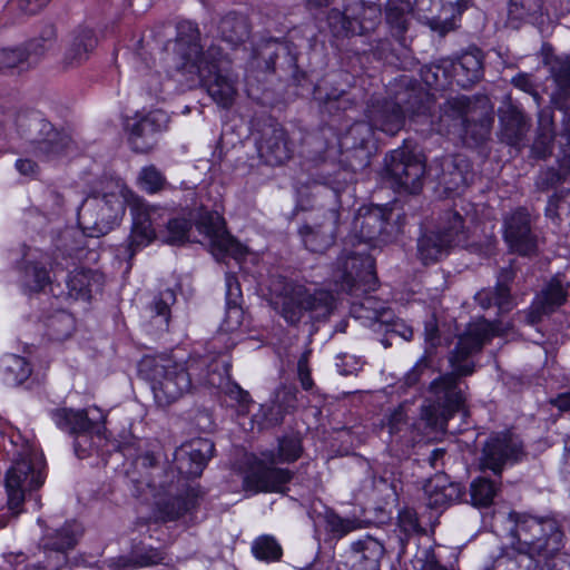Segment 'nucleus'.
Segmentation results:
<instances>
[{
  "label": "nucleus",
  "instance_id": "obj_1",
  "mask_svg": "<svg viewBox=\"0 0 570 570\" xmlns=\"http://www.w3.org/2000/svg\"><path fill=\"white\" fill-rule=\"evenodd\" d=\"M497 333L493 323L481 318L468 325L449 355L451 371L441 374L429 385V396L420 407V419L428 428L444 430L449 419L460 411L465 402L461 377L474 372L472 355L479 353Z\"/></svg>",
  "mask_w": 570,
  "mask_h": 570
},
{
  "label": "nucleus",
  "instance_id": "obj_2",
  "mask_svg": "<svg viewBox=\"0 0 570 570\" xmlns=\"http://www.w3.org/2000/svg\"><path fill=\"white\" fill-rule=\"evenodd\" d=\"M126 203L130 207L132 226L124 249L128 257L132 258L137 252L154 240V225L158 224L159 210L147 205L129 189L117 184L110 191L87 197L80 205L78 223L88 236H104L119 224L125 214Z\"/></svg>",
  "mask_w": 570,
  "mask_h": 570
},
{
  "label": "nucleus",
  "instance_id": "obj_3",
  "mask_svg": "<svg viewBox=\"0 0 570 570\" xmlns=\"http://www.w3.org/2000/svg\"><path fill=\"white\" fill-rule=\"evenodd\" d=\"M173 42L175 69L188 80L198 81L212 99L227 109L237 95V75L232 70L230 60L220 47L210 45L205 51L199 43L200 32L196 23L181 21L177 24Z\"/></svg>",
  "mask_w": 570,
  "mask_h": 570
},
{
  "label": "nucleus",
  "instance_id": "obj_4",
  "mask_svg": "<svg viewBox=\"0 0 570 570\" xmlns=\"http://www.w3.org/2000/svg\"><path fill=\"white\" fill-rule=\"evenodd\" d=\"M209 361L208 356H199L176 362L163 354L145 357L139 370L150 382L156 402L167 406L189 393L194 386H222L224 376L216 373L219 364Z\"/></svg>",
  "mask_w": 570,
  "mask_h": 570
},
{
  "label": "nucleus",
  "instance_id": "obj_5",
  "mask_svg": "<svg viewBox=\"0 0 570 570\" xmlns=\"http://www.w3.org/2000/svg\"><path fill=\"white\" fill-rule=\"evenodd\" d=\"M268 287L275 309L288 325L325 321L335 308L332 292L306 286L283 275H273Z\"/></svg>",
  "mask_w": 570,
  "mask_h": 570
},
{
  "label": "nucleus",
  "instance_id": "obj_6",
  "mask_svg": "<svg viewBox=\"0 0 570 570\" xmlns=\"http://www.w3.org/2000/svg\"><path fill=\"white\" fill-rule=\"evenodd\" d=\"M46 480L45 459L33 445L27 444L18 453L12 465L6 473V491L8 507L13 512H20L23 502L29 498L35 500L36 508L40 507L38 490Z\"/></svg>",
  "mask_w": 570,
  "mask_h": 570
},
{
  "label": "nucleus",
  "instance_id": "obj_7",
  "mask_svg": "<svg viewBox=\"0 0 570 570\" xmlns=\"http://www.w3.org/2000/svg\"><path fill=\"white\" fill-rule=\"evenodd\" d=\"M46 480L45 459L33 445L27 444L18 453L12 465L6 473V491L8 507L13 512H20L23 502L29 498L35 500L36 508L40 507L38 490Z\"/></svg>",
  "mask_w": 570,
  "mask_h": 570
},
{
  "label": "nucleus",
  "instance_id": "obj_8",
  "mask_svg": "<svg viewBox=\"0 0 570 570\" xmlns=\"http://www.w3.org/2000/svg\"><path fill=\"white\" fill-rule=\"evenodd\" d=\"M17 131L26 141L23 151L42 160L65 156L71 147V138L57 130L39 111H21L16 117Z\"/></svg>",
  "mask_w": 570,
  "mask_h": 570
},
{
  "label": "nucleus",
  "instance_id": "obj_9",
  "mask_svg": "<svg viewBox=\"0 0 570 570\" xmlns=\"http://www.w3.org/2000/svg\"><path fill=\"white\" fill-rule=\"evenodd\" d=\"M514 523L512 530L520 544L543 559L561 551L564 532L561 522L553 515L537 517L527 513L510 512Z\"/></svg>",
  "mask_w": 570,
  "mask_h": 570
},
{
  "label": "nucleus",
  "instance_id": "obj_10",
  "mask_svg": "<svg viewBox=\"0 0 570 570\" xmlns=\"http://www.w3.org/2000/svg\"><path fill=\"white\" fill-rule=\"evenodd\" d=\"M379 22V9L374 6L367 7L363 0H342L326 17L327 27L335 38L366 35Z\"/></svg>",
  "mask_w": 570,
  "mask_h": 570
},
{
  "label": "nucleus",
  "instance_id": "obj_11",
  "mask_svg": "<svg viewBox=\"0 0 570 570\" xmlns=\"http://www.w3.org/2000/svg\"><path fill=\"white\" fill-rule=\"evenodd\" d=\"M213 453L214 443L208 439H198L181 445L174 453V466L165 473L166 479L157 481L153 478L149 487L169 492L176 478L179 482V476L185 479L200 476Z\"/></svg>",
  "mask_w": 570,
  "mask_h": 570
},
{
  "label": "nucleus",
  "instance_id": "obj_12",
  "mask_svg": "<svg viewBox=\"0 0 570 570\" xmlns=\"http://www.w3.org/2000/svg\"><path fill=\"white\" fill-rule=\"evenodd\" d=\"M56 426L75 438L73 450L79 459L90 455L95 446V438L100 439L99 417H90L87 410L57 407L49 411Z\"/></svg>",
  "mask_w": 570,
  "mask_h": 570
},
{
  "label": "nucleus",
  "instance_id": "obj_13",
  "mask_svg": "<svg viewBox=\"0 0 570 570\" xmlns=\"http://www.w3.org/2000/svg\"><path fill=\"white\" fill-rule=\"evenodd\" d=\"M527 456L523 441L511 432L492 433L484 442L480 455V469L491 471L501 479L505 466L514 465Z\"/></svg>",
  "mask_w": 570,
  "mask_h": 570
},
{
  "label": "nucleus",
  "instance_id": "obj_14",
  "mask_svg": "<svg viewBox=\"0 0 570 570\" xmlns=\"http://www.w3.org/2000/svg\"><path fill=\"white\" fill-rule=\"evenodd\" d=\"M384 164L387 178L399 190L417 194L422 189L425 165L407 147L392 150Z\"/></svg>",
  "mask_w": 570,
  "mask_h": 570
},
{
  "label": "nucleus",
  "instance_id": "obj_15",
  "mask_svg": "<svg viewBox=\"0 0 570 570\" xmlns=\"http://www.w3.org/2000/svg\"><path fill=\"white\" fill-rule=\"evenodd\" d=\"M195 226L208 240L217 261H224L226 257H233L236 261L244 258L243 245L226 230L224 218L218 213L208 210L199 213Z\"/></svg>",
  "mask_w": 570,
  "mask_h": 570
},
{
  "label": "nucleus",
  "instance_id": "obj_16",
  "mask_svg": "<svg viewBox=\"0 0 570 570\" xmlns=\"http://www.w3.org/2000/svg\"><path fill=\"white\" fill-rule=\"evenodd\" d=\"M392 216V209L382 206L360 208L352 223V233L363 243L387 242L400 232V227L390 222Z\"/></svg>",
  "mask_w": 570,
  "mask_h": 570
},
{
  "label": "nucleus",
  "instance_id": "obj_17",
  "mask_svg": "<svg viewBox=\"0 0 570 570\" xmlns=\"http://www.w3.org/2000/svg\"><path fill=\"white\" fill-rule=\"evenodd\" d=\"M543 65L556 85L551 94V104L564 112V134L570 144V53L546 52Z\"/></svg>",
  "mask_w": 570,
  "mask_h": 570
},
{
  "label": "nucleus",
  "instance_id": "obj_18",
  "mask_svg": "<svg viewBox=\"0 0 570 570\" xmlns=\"http://www.w3.org/2000/svg\"><path fill=\"white\" fill-rule=\"evenodd\" d=\"M55 38L56 32L50 27L39 38H35L21 47L0 49V70L19 69L22 71L36 66L52 48Z\"/></svg>",
  "mask_w": 570,
  "mask_h": 570
},
{
  "label": "nucleus",
  "instance_id": "obj_19",
  "mask_svg": "<svg viewBox=\"0 0 570 570\" xmlns=\"http://www.w3.org/2000/svg\"><path fill=\"white\" fill-rule=\"evenodd\" d=\"M475 102L466 96H456L446 99L439 108L438 115H431L428 120L431 130L439 135L456 139L465 132L464 124L469 121V112Z\"/></svg>",
  "mask_w": 570,
  "mask_h": 570
},
{
  "label": "nucleus",
  "instance_id": "obj_20",
  "mask_svg": "<svg viewBox=\"0 0 570 570\" xmlns=\"http://www.w3.org/2000/svg\"><path fill=\"white\" fill-rule=\"evenodd\" d=\"M374 130L367 121H356L341 136L340 148L346 154V160L354 169L370 165L371 156L376 149Z\"/></svg>",
  "mask_w": 570,
  "mask_h": 570
},
{
  "label": "nucleus",
  "instance_id": "obj_21",
  "mask_svg": "<svg viewBox=\"0 0 570 570\" xmlns=\"http://www.w3.org/2000/svg\"><path fill=\"white\" fill-rule=\"evenodd\" d=\"M341 286L350 294L374 289L376 284L374 259L368 254L350 253L340 258Z\"/></svg>",
  "mask_w": 570,
  "mask_h": 570
},
{
  "label": "nucleus",
  "instance_id": "obj_22",
  "mask_svg": "<svg viewBox=\"0 0 570 570\" xmlns=\"http://www.w3.org/2000/svg\"><path fill=\"white\" fill-rule=\"evenodd\" d=\"M277 464L269 463L262 452L261 458H255L246 472L245 488L255 492H283L293 479V472Z\"/></svg>",
  "mask_w": 570,
  "mask_h": 570
},
{
  "label": "nucleus",
  "instance_id": "obj_23",
  "mask_svg": "<svg viewBox=\"0 0 570 570\" xmlns=\"http://www.w3.org/2000/svg\"><path fill=\"white\" fill-rule=\"evenodd\" d=\"M394 95L396 104L403 110L404 119L409 117L415 122H428L434 97L421 83L403 77Z\"/></svg>",
  "mask_w": 570,
  "mask_h": 570
},
{
  "label": "nucleus",
  "instance_id": "obj_24",
  "mask_svg": "<svg viewBox=\"0 0 570 570\" xmlns=\"http://www.w3.org/2000/svg\"><path fill=\"white\" fill-rule=\"evenodd\" d=\"M504 239L519 255L530 256L537 252L538 239L527 208L519 207L504 218Z\"/></svg>",
  "mask_w": 570,
  "mask_h": 570
},
{
  "label": "nucleus",
  "instance_id": "obj_25",
  "mask_svg": "<svg viewBox=\"0 0 570 570\" xmlns=\"http://www.w3.org/2000/svg\"><path fill=\"white\" fill-rule=\"evenodd\" d=\"M435 229L454 248H464L471 252L480 249L474 240L472 220L462 215L456 208L443 210L436 222Z\"/></svg>",
  "mask_w": 570,
  "mask_h": 570
},
{
  "label": "nucleus",
  "instance_id": "obj_26",
  "mask_svg": "<svg viewBox=\"0 0 570 570\" xmlns=\"http://www.w3.org/2000/svg\"><path fill=\"white\" fill-rule=\"evenodd\" d=\"M567 285L558 277H553L534 296L531 305L519 313V317L528 325H537L544 316L552 314L562 306L567 301Z\"/></svg>",
  "mask_w": 570,
  "mask_h": 570
},
{
  "label": "nucleus",
  "instance_id": "obj_27",
  "mask_svg": "<svg viewBox=\"0 0 570 570\" xmlns=\"http://www.w3.org/2000/svg\"><path fill=\"white\" fill-rule=\"evenodd\" d=\"M168 116L163 110H153L127 124L129 142L136 153H149L156 145V134L166 129Z\"/></svg>",
  "mask_w": 570,
  "mask_h": 570
},
{
  "label": "nucleus",
  "instance_id": "obj_28",
  "mask_svg": "<svg viewBox=\"0 0 570 570\" xmlns=\"http://www.w3.org/2000/svg\"><path fill=\"white\" fill-rule=\"evenodd\" d=\"M340 216V208L335 206L325 213L323 220L299 227L298 234L306 249L323 253L330 248L336 238Z\"/></svg>",
  "mask_w": 570,
  "mask_h": 570
},
{
  "label": "nucleus",
  "instance_id": "obj_29",
  "mask_svg": "<svg viewBox=\"0 0 570 570\" xmlns=\"http://www.w3.org/2000/svg\"><path fill=\"white\" fill-rule=\"evenodd\" d=\"M367 122L374 129L389 135H395L404 126V115L396 104L395 95L393 98L372 97L365 109Z\"/></svg>",
  "mask_w": 570,
  "mask_h": 570
},
{
  "label": "nucleus",
  "instance_id": "obj_30",
  "mask_svg": "<svg viewBox=\"0 0 570 570\" xmlns=\"http://www.w3.org/2000/svg\"><path fill=\"white\" fill-rule=\"evenodd\" d=\"M515 278V271L510 265L502 267L497 276L494 287H487L480 289L474 299L482 309L497 307L499 314L508 313L514 307V299L511 294L510 285Z\"/></svg>",
  "mask_w": 570,
  "mask_h": 570
},
{
  "label": "nucleus",
  "instance_id": "obj_31",
  "mask_svg": "<svg viewBox=\"0 0 570 570\" xmlns=\"http://www.w3.org/2000/svg\"><path fill=\"white\" fill-rule=\"evenodd\" d=\"M203 495L200 489L187 488L181 494L158 501L157 515L163 522L179 519H184L185 522H194L195 512L203 500Z\"/></svg>",
  "mask_w": 570,
  "mask_h": 570
},
{
  "label": "nucleus",
  "instance_id": "obj_32",
  "mask_svg": "<svg viewBox=\"0 0 570 570\" xmlns=\"http://www.w3.org/2000/svg\"><path fill=\"white\" fill-rule=\"evenodd\" d=\"M257 150L261 159L269 166L283 165L293 154L287 134L278 124L268 125L263 129Z\"/></svg>",
  "mask_w": 570,
  "mask_h": 570
},
{
  "label": "nucleus",
  "instance_id": "obj_33",
  "mask_svg": "<svg viewBox=\"0 0 570 570\" xmlns=\"http://www.w3.org/2000/svg\"><path fill=\"white\" fill-rule=\"evenodd\" d=\"M439 184L448 194H460L473 179L469 159L463 155L445 156L440 161Z\"/></svg>",
  "mask_w": 570,
  "mask_h": 570
},
{
  "label": "nucleus",
  "instance_id": "obj_34",
  "mask_svg": "<svg viewBox=\"0 0 570 570\" xmlns=\"http://www.w3.org/2000/svg\"><path fill=\"white\" fill-rule=\"evenodd\" d=\"M426 505L430 509L443 510L458 503L464 495L461 483L451 481L445 473H436L424 485Z\"/></svg>",
  "mask_w": 570,
  "mask_h": 570
},
{
  "label": "nucleus",
  "instance_id": "obj_35",
  "mask_svg": "<svg viewBox=\"0 0 570 570\" xmlns=\"http://www.w3.org/2000/svg\"><path fill=\"white\" fill-rule=\"evenodd\" d=\"M500 138L503 142L520 148L530 128L529 119L515 106L508 104L499 109Z\"/></svg>",
  "mask_w": 570,
  "mask_h": 570
},
{
  "label": "nucleus",
  "instance_id": "obj_36",
  "mask_svg": "<svg viewBox=\"0 0 570 570\" xmlns=\"http://www.w3.org/2000/svg\"><path fill=\"white\" fill-rule=\"evenodd\" d=\"M470 108L469 121L464 124L465 132L456 139L466 145H480L490 136L494 120L493 114L485 104H480L478 100Z\"/></svg>",
  "mask_w": 570,
  "mask_h": 570
},
{
  "label": "nucleus",
  "instance_id": "obj_37",
  "mask_svg": "<svg viewBox=\"0 0 570 570\" xmlns=\"http://www.w3.org/2000/svg\"><path fill=\"white\" fill-rule=\"evenodd\" d=\"M450 67L455 82L469 88L483 77V53L479 48H470L450 61Z\"/></svg>",
  "mask_w": 570,
  "mask_h": 570
},
{
  "label": "nucleus",
  "instance_id": "obj_38",
  "mask_svg": "<svg viewBox=\"0 0 570 570\" xmlns=\"http://www.w3.org/2000/svg\"><path fill=\"white\" fill-rule=\"evenodd\" d=\"M67 295L75 299L89 301L92 293L100 292L104 286V275L98 271L77 269L67 277Z\"/></svg>",
  "mask_w": 570,
  "mask_h": 570
},
{
  "label": "nucleus",
  "instance_id": "obj_39",
  "mask_svg": "<svg viewBox=\"0 0 570 570\" xmlns=\"http://www.w3.org/2000/svg\"><path fill=\"white\" fill-rule=\"evenodd\" d=\"M226 285V315L220 330L224 332H234L237 330L244 318L242 308L243 294L237 277L227 273L225 276Z\"/></svg>",
  "mask_w": 570,
  "mask_h": 570
},
{
  "label": "nucleus",
  "instance_id": "obj_40",
  "mask_svg": "<svg viewBox=\"0 0 570 570\" xmlns=\"http://www.w3.org/2000/svg\"><path fill=\"white\" fill-rule=\"evenodd\" d=\"M351 553L364 570H380L385 548L381 541L367 534L352 542Z\"/></svg>",
  "mask_w": 570,
  "mask_h": 570
},
{
  "label": "nucleus",
  "instance_id": "obj_41",
  "mask_svg": "<svg viewBox=\"0 0 570 570\" xmlns=\"http://www.w3.org/2000/svg\"><path fill=\"white\" fill-rule=\"evenodd\" d=\"M412 12L410 0H387L385 6V19L393 37L401 46L406 47V32L409 30Z\"/></svg>",
  "mask_w": 570,
  "mask_h": 570
},
{
  "label": "nucleus",
  "instance_id": "obj_42",
  "mask_svg": "<svg viewBox=\"0 0 570 570\" xmlns=\"http://www.w3.org/2000/svg\"><path fill=\"white\" fill-rule=\"evenodd\" d=\"M97 46V37L89 28L76 30L70 46L68 47L62 63L66 68H73L87 61L89 55Z\"/></svg>",
  "mask_w": 570,
  "mask_h": 570
},
{
  "label": "nucleus",
  "instance_id": "obj_43",
  "mask_svg": "<svg viewBox=\"0 0 570 570\" xmlns=\"http://www.w3.org/2000/svg\"><path fill=\"white\" fill-rule=\"evenodd\" d=\"M453 248L435 229L422 233L417 238V257L424 265L434 264L446 257Z\"/></svg>",
  "mask_w": 570,
  "mask_h": 570
},
{
  "label": "nucleus",
  "instance_id": "obj_44",
  "mask_svg": "<svg viewBox=\"0 0 570 570\" xmlns=\"http://www.w3.org/2000/svg\"><path fill=\"white\" fill-rule=\"evenodd\" d=\"M249 23L245 16L228 12L218 23V33L223 41L232 47L244 43L249 38Z\"/></svg>",
  "mask_w": 570,
  "mask_h": 570
},
{
  "label": "nucleus",
  "instance_id": "obj_45",
  "mask_svg": "<svg viewBox=\"0 0 570 570\" xmlns=\"http://www.w3.org/2000/svg\"><path fill=\"white\" fill-rule=\"evenodd\" d=\"M159 210V215L157 216V223L154 227L156 229V235L154 239L158 236L164 243L169 245H180L188 240V235L191 229V220L184 217L170 218L164 225L165 229H159L161 209L156 207Z\"/></svg>",
  "mask_w": 570,
  "mask_h": 570
},
{
  "label": "nucleus",
  "instance_id": "obj_46",
  "mask_svg": "<svg viewBox=\"0 0 570 570\" xmlns=\"http://www.w3.org/2000/svg\"><path fill=\"white\" fill-rule=\"evenodd\" d=\"M303 452L302 440L297 434H287L277 440V450H266L263 456L269 463H292L297 461Z\"/></svg>",
  "mask_w": 570,
  "mask_h": 570
},
{
  "label": "nucleus",
  "instance_id": "obj_47",
  "mask_svg": "<svg viewBox=\"0 0 570 570\" xmlns=\"http://www.w3.org/2000/svg\"><path fill=\"white\" fill-rule=\"evenodd\" d=\"M395 532V538L399 544V554L403 556L411 537L422 534L425 530L419 522L416 511L412 508H404L399 511Z\"/></svg>",
  "mask_w": 570,
  "mask_h": 570
},
{
  "label": "nucleus",
  "instance_id": "obj_48",
  "mask_svg": "<svg viewBox=\"0 0 570 570\" xmlns=\"http://www.w3.org/2000/svg\"><path fill=\"white\" fill-rule=\"evenodd\" d=\"M500 479L478 476L470 484V501L478 508H488L494 502L500 491Z\"/></svg>",
  "mask_w": 570,
  "mask_h": 570
},
{
  "label": "nucleus",
  "instance_id": "obj_49",
  "mask_svg": "<svg viewBox=\"0 0 570 570\" xmlns=\"http://www.w3.org/2000/svg\"><path fill=\"white\" fill-rule=\"evenodd\" d=\"M2 381L6 385L18 386L31 374L28 361L19 355H7L1 362Z\"/></svg>",
  "mask_w": 570,
  "mask_h": 570
},
{
  "label": "nucleus",
  "instance_id": "obj_50",
  "mask_svg": "<svg viewBox=\"0 0 570 570\" xmlns=\"http://www.w3.org/2000/svg\"><path fill=\"white\" fill-rule=\"evenodd\" d=\"M176 303V294L167 288L156 295L148 305L150 317L160 330H168L171 312L170 307Z\"/></svg>",
  "mask_w": 570,
  "mask_h": 570
},
{
  "label": "nucleus",
  "instance_id": "obj_51",
  "mask_svg": "<svg viewBox=\"0 0 570 570\" xmlns=\"http://www.w3.org/2000/svg\"><path fill=\"white\" fill-rule=\"evenodd\" d=\"M80 534L81 527L77 522H66L52 535H48L45 546L52 551L65 553L75 548Z\"/></svg>",
  "mask_w": 570,
  "mask_h": 570
},
{
  "label": "nucleus",
  "instance_id": "obj_52",
  "mask_svg": "<svg viewBox=\"0 0 570 570\" xmlns=\"http://www.w3.org/2000/svg\"><path fill=\"white\" fill-rule=\"evenodd\" d=\"M553 138L552 120L549 116L540 114L537 136L531 147L532 156L538 159H546L550 156L552 153Z\"/></svg>",
  "mask_w": 570,
  "mask_h": 570
},
{
  "label": "nucleus",
  "instance_id": "obj_53",
  "mask_svg": "<svg viewBox=\"0 0 570 570\" xmlns=\"http://www.w3.org/2000/svg\"><path fill=\"white\" fill-rule=\"evenodd\" d=\"M209 363H218V368L216 373H222L224 376V382L219 389H223L226 395H228L232 400H235L242 410H248L249 404L252 403L250 395L247 391L243 390L237 383L230 382V364L228 361L222 358L210 360Z\"/></svg>",
  "mask_w": 570,
  "mask_h": 570
},
{
  "label": "nucleus",
  "instance_id": "obj_54",
  "mask_svg": "<svg viewBox=\"0 0 570 570\" xmlns=\"http://www.w3.org/2000/svg\"><path fill=\"white\" fill-rule=\"evenodd\" d=\"M46 335L52 341L67 340L75 330V318L71 314L59 311L49 316L45 323Z\"/></svg>",
  "mask_w": 570,
  "mask_h": 570
},
{
  "label": "nucleus",
  "instance_id": "obj_55",
  "mask_svg": "<svg viewBox=\"0 0 570 570\" xmlns=\"http://www.w3.org/2000/svg\"><path fill=\"white\" fill-rule=\"evenodd\" d=\"M412 11L432 29L445 28L442 20V2L440 0H415Z\"/></svg>",
  "mask_w": 570,
  "mask_h": 570
},
{
  "label": "nucleus",
  "instance_id": "obj_56",
  "mask_svg": "<svg viewBox=\"0 0 570 570\" xmlns=\"http://www.w3.org/2000/svg\"><path fill=\"white\" fill-rule=\"evenodd\" d=\"M254 557L264 562L279 561L283 556V549L278 541L269 534H263L256 538L252 543Z\"/></svg>",
  "mask_w": 570,
  "mask_h": 570
},
{
  "label": "nucleus",
  "instance_id": "obj_57",
  "mask_svg": "<svg viewBox=\"0 0 570 570\" xmlns=\"http://www.w3.org/2000/svg\"><path fill=\"white\" fill-rule=\"evenodd\" d=\"M534 556L527 550L515 558H502L495 562L493 570H540L542 559H535Z\"/></svg>",
  "mask_w": 570,
  "mask_h": 570
},
{
  "label": "nucleus",
  "instance_id": "obj_58",
  "mask_svg": "<svg viewBox=\"0 0 570 570\" xmlns=\"http://www.w3.org/2000/svg\"><path fill=\"white\" fill-rule=\"evenodd\" d=\"M543 0H509L508 16L510 20L524 21L542 13Z\"/></svg>",
  "mask_w": 570,
  "mask_h": 570
},
{
  "label": "nucleus",
  "instance_id": "obj_59",
  "mask_svg": "<svg viewBox=\"0 0 570 570\" xmlns=\"http://www.w3.org/2000/svg\"><path fill=\"white\" fill-rule=\"evenodd\" d=\"M138 184L148 194H156L168 185L164 174L154 165L144 167L140 170Z\"/></svg>",
  "mask_w": 570,
  "mask_h": 570
},
{
  "label": "nucleus",
  "instance_id": "obj_60",
  "mask_svg": "<svg viewBox=\"0 0 570 570\" xmlns=\"http://www.w3.org/2000/svg\"><path fill=\"white\" fill-rule=\"evenodd\" d=\"M354 169L348 170L343 167H338L335 171L322 170L323 184L331 187L334 197L337 199L338 194L354 179Z\"/></svg>",
  "mask_w": 570,
  "mask_h": 570
},
{
  "label": "nucleus",
  "instance_id": "obj_61",
  "mask_svg": "<svg viewBox=\"0 0 570 570\" xmlns=\"http://www.w3.org/2000/svg\"><path fill=\"white\" fill-rule=\"evenodd\" d=\"M24 275L26 283L32 292H39L50 283L49 272L40 262H29L26 265Z\"/></svg>",
  "mask_w": 570,
  "mask_h": 570
},
{
  "label": "nucleus",
  "instance_id": "obj_62",
  "mask_svg": "<svg viewBox=\"0 0 570 570\" xmlns=\"http://www.w3.org/2000/svg\"><path fill=\"white\" fill-rule=\"evenodd\" d=\"M448 67H450V62L445 60L440 63L423 66L421 68L422 81L431 88L443 87L448 77Z\"/></svg>",
  "mask_w": 570,
  "mask_h": 570
},
{
  "label": "nucleus",
  "instance_id": "obj_63",
  "mask_svg": "<svg viewBox=\"0 0 570 570\" xmlns=\"http://www.w3.org/2000/svg\"><path fill=\"white\" fill-rule=\"evenodd\" d=\"M326 529L335 537L343 538L350 532L361 528V522L356 519H344L334 512H328L325 517Z\"/></svg>",
  "mask_w": 570,
  "mask_h": 570
},
{
  "label": "nucleus",
  "instance_id": "obj_64",
  "mask_svg": "<svg viewBox=\"0 0 570 570\" xmlns=\"http://www.w3.org/2000/svg\"><path fill=\"white\" fill-rule=\"evenodd\" d=\"M567 179V176L554 167L541 170L535 178V187L540 191H549L557 188Z\"/></svg>",
  "mask_w": 570,
  "mask_h": 570
}]
</instances>
